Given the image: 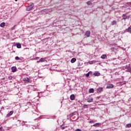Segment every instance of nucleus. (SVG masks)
<instances>
[{"mask_svg":"<svg viewBox=\"0 0 131 131\" xmlns=\"http://www.w3.org/2000/svg\"><path fill=\"white\" fill-rule=\"evenodd\" d=\"M34 7V4L33 3H30L29 5V6L27 7L26 11H31L32 9Z\"/></svg>","mask_w":131,"mask_h":131,"instance_id":"f257e3e1","label":"nucleus"},{"mask_svg":"<svg viewBox=\"0 0 131 131\" xmlns=\"http://www.w3.org/2000/svg\"><path fill=\"white\" fill-rule=\"evenodd\" d=\"M24 81L25 83H28L29 82H30V80L28 77H26L25 78H24Z\"/></svg>","mask_w":131,"mask_h":131,"instance_id":"f03ea898","label":"nucleus"},{"mask_svg":"<svg viewBox=\"0 0 131 131\" xmlns=\"http://www.w3.org/2000/svg\"><path fill=\"white\" fill-rule=\"evenodd\" d=\"M113 88H114L113 84H108L106 86V89H113Z\"/></svg>","mask_w":131,"mask_h":131,"instance_id":"7ed1b4c3","label":"nucleus"},{"mask_svg":"<svg viewBox=\"0 0 131 131\" xmlns=\"http://www.w3.org/2000/svg\"><path fill=\"white\" fill-rule=\"evenodd\" d=\"M85 35L87 36V37H90V36L91 35V31H86L85 32Z\"/></svg>","mask_w":131,"mask_h":131,"instance_id":"20e7f679","label":"nucleus"},{"mask_svg":"<svg viewBox=\"0 0 131 131\" xmlns=\"http://www.w3.org/2000/svg\"><path fill=\"white\" fill-rule=\"evenodd\" d=\"M70 100H71V101H73V100H75V95H74V94H72L70 96Z\"/></svg>","mask_w":131,"mask_h":131,"instance_id":"39448f33","label":"nucleus"},{"mask_svg":"<svg viewBox=\"0 0 131 131\" xmlns=\"http://www.w3.org/2000/svg\"><path fill=\"white\" fill-rule=\"evenodd\" d=\"M93 101H94V99L93 98H92L91 97L90 98H88L87 99V102H88V103H91Z\"/></svg>","mask_w":131,"mask_h":131,"instance_id":"423d86ee","label":"nucleus"},{"mask_svg":"<svg viewBox=\"0 0 131 131\" xmlns=\"http://www.w3.org/2000/svg\"><path fill=\"white\" fill-rule=\"evenodd\" d=\"M13 113H14V112L13 111H10L7 115V117H9L11 116V115H13Z\"/></svg>","mask_w":131,"mask_h":131,"instance_id":"0eeeda50","label":"nucleus"},{"mask_svg":"<svg viewBox=\"0 0 131 131\" xmlns=\"http://www.w3.org/2000/svg\"><path fill=\"white\" fill-rule=\"evenodd\" d=\"M11 70L12 72H16V71H17V68H16V67H13L11 68Z\"/></svg>","mask_w":131,"mask_h":131,"instance_id":"6e6552de","label":"nucleus"},{"mask_svg":"<svg viewBox=\"0 0 131 131\" xmlns=\"http://www.w3.org/2000/svg\"><path fill=\"white\" fill-rule=\"evenodd\" d=\"M100 73H99V72H95L94 73V75H95V76H100Z\"/></svg>","mask_w":131,"mask_h":131,"instance_id":"1a4fd4ad","label":"nucleus"},{"mask_svg":"<svg viewBox=\"0 0 131 131\" xmlns=\"http://www.w3.org/2000/svg\"><path fill=\"white\" fill-rule=\"evenodd\" d=\"M102 91H103V88H102V87H100V88H98V89H97L98 93H101V92H102Z\"/></svg>","mask_w":131,"mask_h":131,"instance_id":"9d476101","label":"nucleus"},{"mask_svg":"<svg viewBox=\"0 0 131 131\" xmlns=\"http://www.w3.org/2000/svg\"><path fill=\"white\" fill-rule=\"evenodd\" d=\"M75 62H76V58H73L71 60V62L72 63H75Z\"/></svg>","mask_w":131,"mask_h":131,"instance_id":"9b49d317","label":"nucleus"},{"mask_svg":"<svg viewBox=\"0 0 131 131\" xmlns=\"http://www.w3.org/2000/svg\"><path fill=\"white\" fill-rule=\"evenodd\" d=\"M100 125H101V124L100 123H96L94 124L93 125V126H100Z\"/></svg>","mask_w":131,"mask_h":131,"instance_id":"f8f14e48","label":"nucleus"},{"mask_svg":"<svg viewBox=\"0 0 131 131\" xmlns=\"http://www.w3.org/2000/svg\"><path fill=\"white\" fill-rule=\"evenodd\" d=\"M74 115H76V112H75L71 114L70 115V117H72L73 116H74Z\"/></svg>","mask_w":131,"mask_h":131,"instance_id":"ddd939ff","label":"nucleus"},{"mask_svg":"<svg viewBox=\"0 0 131 131\" xmlns=\"http://www.w3.org/2000/svg\"><path fill=\"white\" fill-rule=\"evenodd\" d=\"M0 26H1V27L4 28V27L6 26V23H1L0 25Z\"/></svg>","mask_w":131,"mask_h":131,"instance_id":"4468645a","label":"nucleus"},{"mask_svg":"<svg viewBox=\"0 0 131 131\" xmlns=\"http://www.w3.org/2000/svg\"><path fill=\"white\" fill-rule=\"evenodd\" d=\"M101 59H106V58H107V55H102L101 56Z\"/></svg>","mask_w":131,"mask_h":131,"instance_id":"2eb2a0df","label":"nucleus"},{"mask_svg":"<svg viewBox=\"0 0 131 131\" xmlns=\"http://www.w3.org/2000/svg\"><path fill=\"white\" fill-rule=\"evenodd\" d=\"M122 18H123V19L125 20V19H127V16L125 14H123L122 15Z\"/></svg>","mask_w":131,"mask_h":131,"instance_id":"dca6fc26","label":"nucleus"},{"mask_svg":"<svg viewBox=\"0 0 131 131\" xmlns=\"http://www.w3.org/2000/svg\"><path fill=\"white\" fill-rule=\"evenodd\" d=\"M127 32L131 33V26L128 27L127 29Z\"/></svg>","mask_w":131,"mask_h":131,"instance_id":"f3484780","label":"nucleus"},{"mask_svg":"<svg viewBox=\"0 0 131 131\" xmlns=\"http://www.w3.org/2000/svg\"><path fill=\"white\" fill-rule=\"evenodd\" d=\"M16 47L17 48V49H21V45L19 43H17Z\"/></svg>","mask_w":131,"mask_h":131,"instance_id":"a211bd4d","label":"nucleus"},{"mask_svg":"<svg viewBox=\"0 0 131 131\" xmlns=\"http://www.w3.org/2000/svg\"><path fill=\"white\" fill-rule=\"evenodd\" d=\"M95 91L94 90V89H90L89 90V93H94Z\"/></svg>","mask_w":131,"mask_h":131,"instance_id":"6ab92c4d","label":"nucleus"},{"mask_svg":"<svg viewBox=\"0 0 131 131\" xmlns=\"http://www.w3.org/2000/svg\"><path fill=\"white\" fill-rule=\"evenodd\" d=\"M115 24H116V21L115 20H113V21L111 22L112 25H115Z\"/></svg>","mask_w":131,"mask_h":131,"instance_id":"aec40b11","label":"nucleus"},{"mask_svg":"<svg viewBox=\"0 0 131 131\" xmlns=\"http://www.w3.org/2000/svg\"><path fill=\"white\" fill-rule=\"evenodd\" d=\"M126 127H128V128L131 127V124H126Z\"/></svg>","mask_w":131,"mask_h":131,"instance_id":"412c9836","label":"nucleus"},{"mask_svg":"<svg viewBox=\"0 0 131 131\" xmlns=\"http://www.w3.org/2000/svg\"><path fill=\"white\" fill-rule=\"evenodd\" d=\"M91 74V72H89L88 73L86 74V77H89L90 76V74Z\"/></svg>","mask_w":131,"mask_h":131,"instance_id":"4be33fe9","label":"nucleus"},{"mask_svg":"<svg viewBox=\"0 0 131 131\" xmlns=\"http://www.w3.org/2000/svg\"><path fill=\"white\" fill-rule=\"evenodd\" d=\"M87 5H88L89 6H90V5H92V2H91V1H88L87 2Z\"/></svg>","mask_w":131,"mask_h":131,"instance_id":"5701e85b","label":"nucleus"},{"mask_svg":"<svg viewBox=\"0 0 131 131\" xmlns=\"http://www.w3.org/2000/svg\"><path fill=\"white\" fill-rule=\"evenodd\" d=\"M15 60H20V57L18 56L15 57Z\"/></svg>","mask_w":131,"mask_h":131,"instance_id":"b1692460","label":"nucleus"},{"mask_svg":"<svg viewBox=\"0 0 131 131\" xmlns=\"http://www.w3.org/2000/svg\"><path fill=\"white\" fill-rule=\"evenodd\" d=\"M127 72H131V68H128V71H127Z\"/></svg>","mask_w":131,"mask_h":131,"instance_id":"393cba45","label":"nucleus"},{"mask_svg":"<svg viewBox=\"0 0 131 131\" xmlns=\"http://www.w3.org/2000/svg\"><path fill=\"white\" fill-rule=\"evenodd\" d=\"M39 62H43V58H41L39 60Z\"/></svg>","mask_w":131,"mask_h":131,"instance_id":"a878e982","label":"nucleus"},{"mask_svg":"<svg viewBox=\"0 0 131 131\" xmlns=\"http://www.w3.org/2000/svg\"><path fill=\"white\" fill-rule=\"evenodd\" d=\"M90 123H95V122L93 120H91L90 121Z\"/></svg>","mask_w":131,"mask_h":131,"instance_id":"bb28decb","label":"nucleus"},{"mask_svg":"<svg viewBox=\"0 0 131 131\" xmlns=\"http://www.w3.org/2000/svg\"><path fill=\"white\" fill-rule=\"evenodd\" d=\"M83 107H84V108H88V105L84 104Z\"/></svg>","mask_w":131,"mask_h":131,"instance_id":"cd10ccee","label":"nucleus"},{"mask_svg":"<svg viewBox=\"0 0 131 131\" xmlns=\"http://www.w3.org/2000/svg\"><path fill=\"white\" fill-rule=\"evenodd\" d=\"M114 50H115L114 48H112L111 49L112 52H114Z\"/></svg>","mask_w":131,"mask_h":131,"instance_id":"c85d7f7f","label":"nucleus"},{"mask_svg":"<svg viewBox=\"0 0 131 131\" xmlns=\"http://www.w3.org/2000/svg\"><path fill=\"white\" fill-rule=\"evenodd\" d=\"M39 59V57H37L35 58V60H38Z\"/></svg>","mask_w":131,"mask_h":131,"instance_id":"c756f323","label":"nucleus"},{"mask_svg":"<svg viewBox=\"0 0 131 131\" xmlns=\"http://www.w3.org/2000/svg\"><path fill=\"white\" fill-rule=\"evenodd\" d=\"M76 131H81V130L80 129H77Z\"/></svg>","mask_w":131,"mask_h":131,"instance_id":"7c9ffc66","label":"nucleus"},{"mask_svg":"<svg viewBox=\"0 0 131 131\" xmlns=\"http://www.w3.org/2000/svg\"><path fill=\"white\" fill-rule=\"evenodd\" d=\"M2 129H3V127H0V131H2Z\"/></svg>","mask_w":131,"mask_h":131,"instance_id":"2f4dec72","label":"nucleus"},{"mask_svg":"<svg viewBox=\"0 0 131 131\" xmlns=\"http://www.w3.org/2000/svg\"><path fill=\"white\" fill-rule=\"evenodd\" d=\"M39 62H40V61H39V60L37 61V63H39Z\"/></svg>","mask_w":131,"mask_h":131,"instance_id":"473e14b6","label":"nucleus"},{"mask_svg":"<svg viewBox=\"0 0 131 131\" xmlns=\"http://www.w3.org/2000/svg\"><path fill=\"white\" fill-rule=\"evenodd\" d=\"M45 11H49V9H45Z\"/></svg>","mask_w":131,"mask_h":131,"instance_id":"72a5a7b5","label":"nucleus"},{"mask_svg":"<svg viewBox=\"0 0 131 131\" xmlns=\"http://www.w3.org/2000/svg\"><path fill=\"white\" fill-rule=\"evenodd\" d=\"M15 2H18V0H15Z\"/></svg>","mask_w":131,"mask_h":131,"instance_id":"f704fd0d","label":"nucleus"}]
</instances>
